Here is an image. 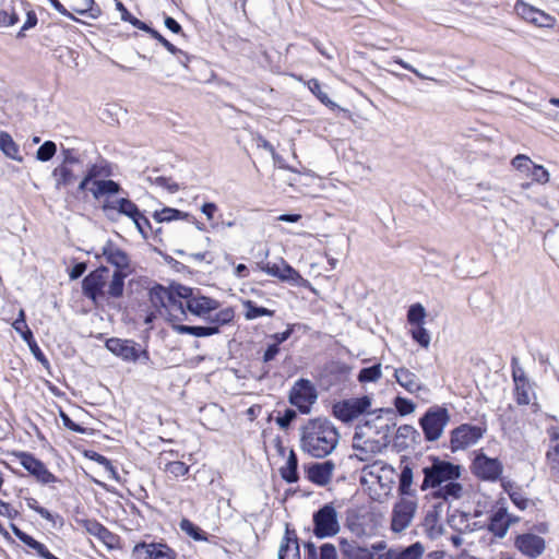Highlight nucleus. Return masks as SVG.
<instances>
[{
	"mask_svg": "<svg viewBox=\"0 0 559 559\" xmlns=\"http://www.w3.org/2000/svg\"><path fill=\"white\" fill-rule=\"evenodd\" d=\"M150 300L155 311L145 317L144 322L150 324L156 317H163L170 322L181 321L187 312L203 320H211L219 311V301L193 292L192 288L177 285L171 288L153 287Z\"/></svg>",
	"mask_w": 559,
	"mask_h": 559,
	"instance_id": "nucleus-1",
	"label": "nucleus"
},
{
	"mask_svg": "<svg viewBox=\"0 0 559 559\" xmlns=\"http://www.w3.org/2000/svg\"><path fill=\"white\" fill-rule=\"evenodd\" d=\"M338 440L337 429L328 419H311L301 428L300 448L313 457L331 454Z\"/></svg>",
	"mask_w": 559,
	"mask_h": 559,
	"instance_id": "nucleus-2",
	"label": "nucleus"
},
{
	"mask_svg": "<svg viewBox=\"0 0 559 559\" xmlns=\"http://www.w3.org/2000/svg\"><path fill=\"white\" fill-rule=\"evenodd\" d=\"M396 476L393 466L382 461H374L361 469L360 484L373 501L383 503L392 495Z\"/></svg>",
	"mask_w": 559,
	"mask_h": 559,
	"instance_id": "nucleus-3",
	"label": "nucleus"
},
{
	"mask_svg": "<svg viewBox=\"0 0 559 559\" xmlns=\"http://www.w3.org/2000/svg\"><path fill=\"white\" fill-rule=\"evenodd\" d=\"M389 425L384 424L377 432L378 437H371V426L367 421L365 426L360 427L355 433L353 439L354 455L359 461H368L372 456L381 453L386 448V431Z\"/></svg>",
	"mask_w": 559,
	"mask_h": 559,
	"instance_id": "nucleus-4",
	"label": "nucleus"
},
{
	"mask_svg": "<svg viewBox=\"0 0 559 559\" xmlns=\"http://www.w3.org/2000/svg\"><path fill=\"white\" fill-rule=\"evenodd\" d=\"M424 480L420 489L423 491L433 488L439 489L451 480H456L461 476L460 465L451 462L431 457V464L423 468Z\"/></svg>",
	"mask_w": 559,
	"mask_h": 559,
	"instance_id": "nucleus-5",
	"label": "nucleus"
},
{
	"mask_svg": "<svg viewBox=\"0 0 559 559\" xmlns=\"http://www.w3.org/2000/svg\"><path fill=\"white\" fill-rule=\"evenodd\" d=\"M313 534L318 538H329L341 531L338 512L333 503L321 507L312 516Z\"/></svg>",
	"mask_w": 559,
	"mask_h": 559,
	"instance_id": "nucleus-6",
	"label": "nucleus"
},
{
	"mask_svg": "<svg viewBox=\"0 0 559 559\" xmlns=\"http://www.w3.org/2000/svg\"><path fill=\"white\" fill-rule=\"evenodd\" d=\"M234 317L235 312L233 308L227 307L214 313V317L209 320L211 323L210 325L190 326L174 322L173 329L179 334H191L195 337H207L217 334L219 332V326L230 323L234 320Z\"/></svg>",
	"mask_w": 559,
	"mask_h": 559,
	"instance_id": "nucleus-7",
	"label": "nucleus"
},
{
	"mask_svg": "<svg viewBox=\"0 0 559 559\" xmlns=\"http://www.w3.org/2000/svg\"><path fill=\"white\" fill-rule=\"evenodd\" d=\"M417 501L415 497H400L392 507L391 530L402 533L407 530L416 514Z\"/></svg>",
	"mask_w": 559,
	"mask_h": 559,
	"instance_id": "nucleus-8",
	"label": "nucleus"
},
{
	"mask_svg": "<svg viewBox=\"0 0 559 559\" xmlns=\"http://www.w3.org/2000/svg\"><path fill=\"white\" fill-rule=\"evenodd\" d=\"M371 406L372 399L368 395L342 400L333 405V415L343 423H349L369 414Z\"/></svg>",
	"mask_w": 559,
	"mask_h": 559,
	"instance_id": "nucleus-9",
	"label": "nucleus"
},
{
	"mask_svg": "<svg viewBox=\"0 0 559 559\" xmlns=\"http://www.w3.org/2000/svg\"><path fill=\"white\" fill-rule=\"evenodd\" d=\"M258 266L265 274L276 277L282 282L304 286L309 288L311 292L317 293L310 282L304 278L299 272L290 266L284 259H281L278 263H259Z\"/></svg>",
	"mask_w": 559,
	"mask_h": 559,
	"instance_id": "nucleus-10",
	"label": "nucleus"
},
{
	"mask_svg": "<svg viewBox=\"0 0 559 559\" xmlns=\"http://www.w3.org/2000/svg\"><path fill=\"white\" fill-rule=\"evenodd\" d=\"M450 419L447 408L435 406L427 411L420 419V426L427 440H438L448 425Z\"/></svg>",
	"mask_w": 559,
	"mask_h": 559,
	"instance_id": "nucleus-11",
	"label": "nucleus"
},
{
	"mask_svg": "<svg viewBox=\"0 0 559 559\" xmlns=\"http://www.w3.org/2000/svg\"><path fill=\"white\" fill-rule=\"evenodd\" d=\"M106 348L127 362H136L138 360L146 362L150 359L147 350L142 349L139 344L131 340L109 338L106 342Z\"/></svg>",
	"mask_w": 559,
	"mask_h": 559,
	"instance_id": "nucleus-12",
	"label": "nucleus"
},
{
	"mask_svg": "<svg viewBox=\"0 0 559 559\" xmlns=\"http://www.w3.org/2000/svg\"><path fill=\"white\" fill-rule=\"evenodd\" d=\"M13 456L38 483L41 485H51L58 481V478L46 467V465L33 454L24 451H14Z\"/></svg>",
	"mask_w": 559,
	"mask_h": 559,
	"instance_id": "nucleus-13",
	"label": "nucleus"
},
{
	"mask_svg": "<svg viewBox=\"0 0 559 559\" xmlns=\"http://www.w3.org/2000/svg\"><path fill=\"white\" fill-rule=\"evenodd\" d=\"M471 469L476 477L483 480L496 481L503 472V465L497 457H489L478 450L474 452Z\"/></svg>",
	"mask_w": 559,
	"mask_h": 559,
	"instance_id": "nucleus-14",
	"label": "nucleus"
},
{
	"mask_svg": "<svg viewBox=\"0 0 559 559\" xmlns=\"http://www.w3.org/2000/svg\"><path fill=\"white\" fill-rule=\"evenodd\" d=\"M316 400L317 392L309 380H298L290 390V403L302 413H308Z\"/></svg>",
	"mask_w": 559,
	"mask_h": 559,
	"instance_id": "nucleus-15",
	"label": "nucleus"
},
{
	"mask_svg": "<svg viewBox=\"0 0 559 559\" xmlns=\"http://www.w3.org/2000/svg\"><path fill=\"white\" fill-rule=\"evenodd\" d=\"M484 436V430L477 426L462 425L451 435V449L459 451L476 444Z\"/></svg>",
	"mask_w": 559,
	"mask_h": 559,
	"instance_id": "nucleus-16",
	"label": "nucleus"
},
{
	"mask_svg": "<svg viewBox=\"0 0 559 559\" xmlns=\"http://www.w3.org/2000/svg\"><path fill=\"white\" fill-rule=\"evenodd\" d=\"M134 559H176V552L163 543H139L133 547Z\"/></svg>",
	"mask_w": 559,
	"mask_h": 559,
	"instance_id": "nucleus-17",
	"label": "nucleus"
},
{
	"mask_svg": "<svg viewBox=\"0 0 559 559\" xmlns=\"http://www.w3.org/2000/svg\"><path fill=\"white\" fill-rule=\"evenodd\" d=\"M108 280V270L99 267L86 276L83 281L84 294L96 300L100 296H105V287Z\"/></svg>",
	"mask_w": 559,
	"mask_h": 559,
	"instance_id": "nucleus-18",
	"label": "nucleus"
},
{
	"mask_svg": "<svg viewBox=\"0 0 559 559\" xmlns=\"http://www.w3.org/2000/svg\"><path fill=\"white\" fill-rule=\"evenodd\" d=\"M515 547L524 556L530 558H537L544 552L546 543L543 537L532 533H526L516 537Z\"/></svg>",
	"mask_w": 559,
	"mask_h": 559,
	"instance_id": "nucleus-19",
	"label": "nucleus"
},
{
	"mask_svg": "<svg viewBox=\"0 0 559 559\" xmlns=\"http://www.w3.org/2000/svg\"><path fill=\"white\" fill-rule=\"evenodd\" d=\"M103 211L105 212L106 216L109 217L110 219H116V213L123 214L129 218L133 219L134 216H136L140 212L138 206L132 201L124 198L112 201L105 200L103 204Z\"/></svg>",
	"mask_w": 559,
	"mask_h": 559,
	"instance_id": "nucleus-20",
	"label": "nucleus"
},
{
	"mask_svg": "<svg viewBox=\"0 0 559 559\" xmlns=\"http://www.w3.org/2000/svg\"><path fill=\"white\" fill-rule=\"evenodd\" d=\"M549 443L546 452V462L551 476L559 481V431L556 428L548 430Z\"/></svg>",
	"mask_w": 559,
	"mask_h": 559,
	"instance_id": "nucleus-21",
	"label": "nucleus"
},
{
	"mask_svg": "<svg viewBox=\"0 0 559 559\" xmlns=\"http://www.w3.org/2000/svg\"><path fill=\"white\" fill-rule=\"evenodd\" d=\"M76 523L82 528H84L86 533H88L92 536H95L106 546H114L116 542V536L97 521L91 519H80L76 521Z\"/></svg>",
	"mask_w": 559,
	"mask_h": 559,
	"instance_id": "nucleus-22",
	"label": "nucleus"
},
{
	"mask_svg": "<svg viewBox=\"0 0 559 559\" xmlns=\"http://www.w3.org/2000/svg\"><path fill=\"white\" fill-rule=\"evenodd\" d=\"M334 468L335 465L331 461L316 463L308 468V478L319 486H325L331 481Z\"/></svg>",
	"mask_w": 559,
	"mask_h": 559,
	"instance_id": "nucleus-23",
	"label": "nucleus"
},
{
	"mask_svg": "<svg viewBox=\"0 0 559 559\" xmlns=\"http://www.w3.org/2000/svg\"><path fill=\"white\" fill-rule=\"evenodd\" d=\"M102 255L106 258L107 262L116 266L117 271H131L128 255L112 242H107L103 247Z\"/></svg>",
	"mask_w": 559,
	"mask_h": 559,
	"instance_id": "nucleus-24",
	"label": "nucleus"
},
{
	"mask_svg": "<svg viewBox=\"0 0 559 559\" xmlns=\"http://www.w3.org/2000/svg\"><path fill=\"white\" fill-rule=\"evenodd\" d=\"M396 382L409 393H416L423 389V384L416 373L405 367L394 371Z\"/></svg>",
	"mask_w": 559,
	"mask_h": 559,
	"instance_id": "nucleus-25",
	"label": "nucleus"
},
{
	"mask_svg": "<svg viewBox=\"0 0 559 559\" xmlns=\"http://www.w3.org/2000/svg\"><path fill=\"white\" fill-rule=\"evenodd\" d=\"M512 520L504 509H499L493 513L489 524V531L498 536L503 537L511 524Z\"/></svg>",
	"mask_w": 559,
	"mask_h": 559,
	"instance_id": "nucleus-26",
	"label": "nucleus"
},
{
	"mask_svg": "<svg viewBox=\"0 0 559 559\" xmlns=\"http://www.w3.org/2000/svg\"><path fill=\"white\" fill-rule=\"evenodd\" d=\"M119 189V185L112 180H95L87 190H90L97 200L104 198L108 200L109 197L118 193Z\"/></svg>",
	"mask_w": 559,
	"mask_h": 559,
	"instance_id": "nucleus-27",
	"label": "nucleus"
},
{
	"mask_svg": "<svg viewBox=\"0 0 559 559\" xmlns=\"http://www.w3.org/2000/svg\"><path fill=\"white\" fill-rule=\"evenodd\" d=\"M13 532L15 534V536L23 543L25 544L26 546H28L32 550H34L38 556L45 558V559H59L57 558L56 556H53L48 549L47 547L37 542L36 539H34L32 536H29L28 534L22 532L21 530H19L17 527H13Z\"/></svg>",
	"mask_w": 559,
	"mask_h": 559,
	"instance_id": "nucleus-28",
	"label": "nucleus"
},
{
	"mask_svg": "<svg viewBox=\"0 0 559 559\" xmlns=\"http://www.w3.org/2000/svg\"><path fill=\"white\" fill-rule=\"evenodd\" d=\"M515 384V400L520 405H527L531 402V385L525 376L521 372H513Z\"/></svg>",
	"mask_w": 559,
	"mask_h": 559,
	"instance_id": "nucleus-29",
	"label": "nucleus"
},
{
	"mask_svg": "<svg viewBox=\"0 0 559 559\" xmlns=\"http://www.w3.org/2000/svg\"><path fill=\"white\" fill-rule=\"evenodd\" d=\"M109 174V170L107 166L104 163H96L91 165L83 179L78 186L79 191H85L88 189L91 185H93V181L98 180L97 178L102 176H107Z\"/></svg>",
	"mask_w": 559,
	"mask_h": 559,
	"instance_id": "nucleus-30",
	"label": "nucleus"
},
{
	"mask_svg": "<svg viewBox=\"0 0 559 559\" xmlns=\"http://www.w3.org/2000/svg\"><path fill=\"white\" fill-rule=\"evenodd\" d=\"M0 150L2 153L19 163L23 160V156L20 153V147L13 140V138L5 131H0Z\"/></svg>",
	"mask_w": 559,
	"mask_h": 559,
	"instance_id": "nucleus-31",
	"label": "nucleus"
},
{
	"mask_svg": "<svg viewBox=\"0 0 559 559\" xmlns=\"http://www.w3.org/2000/svg\"><path fill=\"white\" fill-rule=\"evenodd\" d=\"M51 176L55 180L56 189L60 190L72 185L76 180L73 168L58 165L53 168Z\"/></svg>",
	"mask_w": 559,
	"mask_h": 559,
	"instance_id": "nucleus-32",
	"label": "nucleus"
},
{
	"mask_svg": "<svg viewBox=\"0 0 559 559\" xmlns=\"http://www.w3.org/2000/svg\"><path fill=\"white\" fill-rule=\"evenodd\" d=\"M341 551L349 559H372V552L368 548L358 546L346 539L340 540Z\"/></svg>",
	"mask_w": 559,
	"mask_h": 559,
	"instance_id": "nucleus-33",
	"label": "nucleus"
},
{
	"mask_svg": "<svg viewBox=\"0 0 559 559\" xmlns=\"http://www.w3.org/2000/svg\"><path fill=\"white\" fill-rule=\"evenodd\" d=\"M278 559H300L298 540L288 533L281 542Z\"/></svg>",
	"mask_w": 559,
	"mask_h": 559,
	"instance_id": "nucleus-34",
	"label": "nucleus"
},
{
	"mask_svg": "<svg viewBox=\"0 0 559 559\" xmlns=\"http://www.w3.org/2000/svg\"><path fill=\"white\" fill-rule=\"evenodd\" d=\"M463 486L456 480H451L441 486L433 493L435 498H442L444 500H456L463 496Z\"/></svg>",
	"mask_w": 559,
	"mask_h": 559,
	"instance_id": "nucleus-35",
	"label": "nucleus"
},
{
	"mask_svg": "<svg viewBox=\"0 0 559 559\" xmlns=\"http://www.w3.org/2000/svg\"><path fill=\"white\" fill-rule=\"evenodd\" d=\"M414 483V473L411 466L405 465L399 475V493L401 497H414L412 488Z\"/></svg>",
	"mask_w": 559,
	"mask_h": 559,
	"instance_id": "nucleus-36",
	"label": "nucleus"
},
{
	"mask_svg": "<svg viewBox=\"0 0 559 559\" xmlns=\"http://www.w3.org/2000/svg\"><path fill=\"white\" fill-rule=\"evenodd\" d=\"M13 329L22 336V338L28 344L31 350L37 349L39 352L38 345L35 343L33 338V333L28 329L25 322V313L24 310H20L19 318L13 322Z\"/></svg>",
	"mask_w": 559,
	"mask_h": 559,
	"instance_id": "nucleus-37",
	"label": "nucleus"
},
{
	"mask_svg": "<svg viewBox=\"0 0 559 559\" xmlns=\"http://www.w3.org/2000/svg\"><path fill=\"white\" fill-rule=\"evenodd\" d=\"M280 473L282 478L287 483H296L298 480L297 457L293 450L288 451L286 462L283 466H281Z\"/></svg>",
	"mask_w": 559,
	"mask_h": 559,
	"instance_id": "nucleus-38",
	"label": "nucleus"
},
{
	"mask_svg": "<svg viewBox=\"0 0 559 559\" xmlns=\"http://www.w3.org/2000/svg\"><path fill=\"white\" fill-rule=\"evenodd\" d=\"M389 554L390 559H421L425 554V547L421 543L416 542L400 551H390Z\"/></svg>",
	"mask_w": 559,
	"mask_h": 559,
	"instance_id": "nucleus-39",
	"label": "nucleus"
},
{
	"mask_svg": "<svg viewBox=\"0 0 559 559\" xmlns=\"http://www.w3.org/2000/svg\"><path fill=\"white\" fill-rule=\"evenodd\" d=\"M130 273L131 271H116L107 288L105 287V295L115 298L120 297L123 293V281Z\"/></svg>",
	"mask_w": 559,
	"mask_h": 559,
	"instance_id": "nucleus-40",
	"label": "nucleus"
},
{
	"mask_svg": "<svg viewBox=\"0 0 559 559\" xmlns=\"http://www.w3.org/2000/svg\"><path fill=\"white\" fill-rule=\"evenodd\" d=\"M154 218L160 223L171 221H189L191 215L177 209L164 207L160 211H156L154 213Z\"/></svg>",
	"mask_w": 559,
	"mask_h": 559,
	"instance_id": "nucleus-41",
	"label": "nucleus"
},
{
	"mask_svg": "<svg viewBox=\"0 0 559 559\" xmlns=\"http://www.w3.org/2000/svg\"><path fill=\"white\" fill-rule=\"evenodd\" d=\"M450 525L460 533L472 532L476 530V522H471L467 514L462 512H454L450 520Z\"/></svg>",
	"mask_w": 559,
	"mask_h": 559,
	"instance_id": "nucleus-42",
	"label": "nucleus"
},
{
	"mask_svg": "<svg viewBox=\"0 0 559 559\" xmlns=\"http://www.w3.org/2000/svg\"><path fill=\"white\" fill-rule=\"evenodd\" d=\"M514 10L521 19L534 25H536L538 14L542 12V10L524 2L523 0H518L514 5Z\"/></svg>",
	"mask_w": 559,
	"mask_h": 559,
	"instance_id": "nucleus-43",
	"label": "nucleus"
},
{
	"mask_svg": "<svg viewBox=\"0 0 559 559\" xmlns=\"http://www.w3.org/2000/svg\"><path fill=\"white\" fill-rule=\"evenodd\" d=\"M242 306L245 308V318L247 320H254L257 318L264 317V316L272 317L274 314L273 310L257 306L251 300L242 301Z\"/></svg>",
	"mask_w": 559,
	"mask_h": 559,
	"instance_id": "nucleus-44",
	"label": "nucleus"
},
{
	"mask_svg": "<svg viewBox=\"0 0 559 559\" xmlns=\"http://www.w3.org/2000/svg\"><path fill=\"white\" fill-rule=\"evenodd\" d=\"M382 377V366L381 364L373 365L371 367L362 368L358 376L357 380L361 383L377 382Z\"/></svg>",
	"mask_w": 559,
	"mask_h": 559,
	"instance_id": "nucleus-45",
	"label": "nucleus"
},
{
	"mask_svg": "<svg viewBox=\"0 0 559 559\" xmlns=\"http://www.w3.org/2000/svg\"><path fill=\"white\" fill-rule=\"evenodd\" d=\"M427 312L421 304H414L407 311V322L411 326L425 324Z\"/></svg>",
	"mask_w": 559,
	"mask_h": 559,
	"instance_id": "nucleus-46",
	"label": "nucleus"
},
{
	"mask_svg": "<svg viewBox=\"0 0 559 559\" xmlns=\"http://www.w3.org/2000/svg\"><path fill=\"white\" fill-rule=\"evenodd\" d=\"M412 338L417 342L421 347L428 348L431 342L429 331L425 328V324L412 326L409 330Z\"/></svg>",
	"mask_w": 559,
	"mask_h": 559,
	"instance_id": "nucleus-47",
	"label": "nucleus"
},
{
	"mask_svg": "<svg viewBox=\"0 0 559 559\" xmlns=\"http://www.w3.org/2000/svg\"><path fill=\"white\" fill-rule=\"evenodd\" d=\"M74 11L82 15H87L91 19H98L102 14L99 7L95 4L94 0H82V3L74 8Z\"/></svg>",
	"mask_w": 559,
	"mask_h": 559,
	"instance_id": "nucleus-48",
	"label": "nucleus"
},
{
	"mask_svg": "<svg viewBox=\"0 0 559 559\" xmlns=\"http://www.w3.org/2000/svg\"><path fill=\"white\" fill-rule=\"evenodd\" d=\"M57 153V145L52 141H45L36 152V158L39 162L50 160Z\"/></svg>",
	"mask_w": 559,
	"mask_h": 559,
	"instance_id": "nucleus-49",
	"label": "nucleus"
},
{
	"mask_svg": "<svg viewBox=\"0 0 559 559\" xmlns=\"http://www.w3.org/2000/svg\"><path fill=\"white\" fill-rule=\"evenodd\" d=\"M180 528L194 540H206V536L201 528L187 519L181 520Z\"/></svg>",
	"mask_w": 559,
	"mask_h": 559,
	"instance_id": "nucleus-50",
	"label": "nucleus"
},
{
	"mask_svg": "<svg viewBox=\"0 0 559 559\" xmlns=\"http://www.w3.org/2000/svg\"><path fill=\"white\" fill-rule=\"evenodd\" d=\"M164 471L173 478L185 476L189 472V466L180 461H174L165 464Z\"/></svg>",
	"mask_w": 559,
	"mask_h": 559,
	"instance_id": "nucleus-51",
	"label": "nucleus"
},
{
	"mask_svg": "<svg viewBox=\"0 0 559 559\" xmlns=\"http://www.w3.org/2000/svg\"><path fill=\"white\" fill-rule=\"evenodd\" d=\"M92 459L95 460L100 466H103L108 479L118 480L119 477L116 468L105 456L95 453Z\"/></svg>",
	"mask_w": 559,
	"mask_h": 559,
	"instance_id": "nucleus-52",
	"label": "nucleus"
},
{
	"mask_svg": "<svg viewBox=\"0 0 559 559\" xmlns=\"http://www.w3.org/2000/svg\"><path fill=\"white\" fill-rule=\"evenodd\" d=\"M394 406L400 415L406 416L415 412L416 405L408 399L397 396L394 400Z\"/></svg>",
	"mask_w": 559,
	"mask_h": 559,
	"instance_id": "nucleus-53",
	"label": "nucleus"
},
{
	"mask_svg": "<svg viewBox=\"0 0 559 559\" xmlns=\"http://www.w3.org/2000/svg\"><path fill=\"white\" fill-rule=\"evenodd\" d=\"M533 179V181L538 183H547L549 181V173L540 165L534 164L526 175Z\"/></svg>",
	"mask_w": 559,
	"mask_h": 559,
	"instance_id": "nucleus-54",
	"label": "nucleus"
},
{
	"mask_svg": "<svg viewBox=\"0 0 559 559\" xmlns=\"http://www.w3.org/2000/svg\"><path fill=\"white\" fill-rule=\"evenodd\" d=\"M309 90L325 105L334 106L335 104L328 97L321 88L318 80L311 79L307 82Z\"/></svg>",
	"mask_w": 559,
	"mask_h": 559,
	"instance_id": "nucleus-55",
	"label": "nucleus"
},
{
	"mask_svg": "<svg viewBox=\"0 0 559 559\" xmlns=\"http://www.w3.org/2000/svg\"><path fill=\"white\" fill-rule=\"evenodd\" d=\"M512 165L519 171L527 175L530 173L532 166L534 165V163L526 155H516L512 159Z\"/></svg>",
	"mask_w": 559,
	"mask_h": 559,
	"instance_id": "nucleus-56",
	"label": "nucleus"
},
{
	"mask_svg": "<svg viewBox=\"0 0 559 559\" xmlns=\"http://www.w3.org/2000/svg\"><path fill=\"white\" fill-rule=\"evenodd\" d=\"M218 207L213 202H206L201 206V212L205 215L207 221L210 222V227L212 229H216L218 227V223L214 222L215 213L217 212Z\"/></svg>",
	"mask_w": 559,
	"mask_h": 559,
	"instance_id": "nucleus-57",
	"label": "nucleus"
},
{
	"mask_svg": "<svg viewBox=\"0 0 559 559\" xmlns=\"http://www.w3.org/2000/svg\"><path fill=\"white\" fill-rule=\"evenodd\" d=\"M132 222L142 237L147 238L148 230L151 228L148 219L141 212H139Z\"/></svg>",
	"mask_w": 559,
	"mask_h": 559,
	"instance_id": "nucleus-58",
	"label": "nucleus"
},
{
	"mask_svg": "<svg viewBox=\"0 0 559 559\" xmlns=\"http://www.w3.org/2000/svg\"><path fill=\"white\" fill-rule=\"evenodd\" d=\"M62 162L59 165L73 168L74 165L80 163V157L72 148H63L61 152Z\"/></svg>",
	"mask_w": 559,
	"mask_h": 559,
	"instance_id": "nucleus-59",
	"label": "nucleus"
},
{
	"mask_svg": "<svg viewBox=\"0 0 559 559\" xmlns=\"http://www.w3.org/2000/svg\"><path fill=\"white\" fill-rule=\"evenodd\" d=\"M148 33L151 34V36L155 39H157L170 53L173 55H177V53H181L183 55V52L176 48L170 41H168L165 37H163L155 29H148Z\"/></svg>",
	"mask_w": 559,
	"mask_h": 559,
	"instance_id": "nucleus-60",
	"label": "nucleus"
},
{
	"mask_svg": "<svg viewBox=\"0 0 559 559\" xmlns=\"http://www.w3.org/2000/svg\"><path fill=\"white\" fill-rule=\"evenodd\" d=\"M26 503L29 509L34 510L43 519L48 520V521L52 520V514L47 509L40 507L35 499L29 498L26 500Z\"/></svg>",
	"mask_w": 559,
	"mask_h": 559,
	"instance_id": "nucleus-61",
	"label": "nucleus"
},
{
	"mask_svg": "<svg viewBox=\"0 0 559 559\" xmlns=\"http://www.w3.org/2000/svg\"><path fill=\"white\" fill-rule=\"evenodd\" d=\"M556 17L542 11L538 14V19L536 21V26L538 27H554L556 25Z\"/></svg>",
	"mask_w": 559,
	"mask_h": 559,
	"instance_id": "nucleus-62",
	"label": "nucleus"
},
{
	"mask_svg": "<svg viewBox=\"0 0 559 559\" xmlns=\"http://www.w3.org/2000/svg\"><path fill=\"white\" fill-rule=\"evenodd\" d=\"M19 21V16L12 12L0 10V27H9L14 25Z\"/></svg>",
	"mask_w": 559,
	"mask_h": 559,
	"instance_id": "nucleus-63",
	"label": "nucleus"
},
{
	"mask_svg": "<svg viewBox=\"0 0 559 559\" xmlns=\"http://www.w3.org/2000/svg\"><path fill=\"white\" fill-rule=\"evenodd\" d=\"M320 559H338L334 545L326 543L320 548Z\"/></svg>",
	"mask_w": 559,
	"mask_h": 559,
	"instance_id": "nucleus-64",
	"label": "nucleus"
}]
</instances>
